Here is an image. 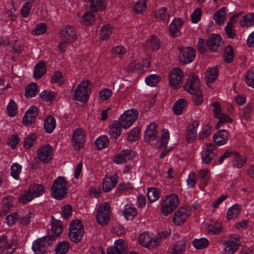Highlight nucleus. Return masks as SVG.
<instances>
[{
    "label": "nucleus",
    "instance_id": "1",
    "mask_svg": "<svg viewBox=\"0 0 254 254\" xmlns=\"http://www.w3.org/2000/svg\"><path fill=\"white\" fill-rule=\"evenodd\" d=\"M68 183L62 177H59L54 181L51 188V194L55 198L61 200L67 193Z\"/></svg>",
    "mask_w": 254,
    "mask_h": 254
},
{
    "label": "nucleus",
    "instance_id": "2",
    "mask_svg": "<svg viewBox=\"0 0 254 254\" xmlns=\"http://www.w3.org/2000/svg\"><path fill=\"white\" fill-rule=\"evenodd\" d=\"M84 230L82 223L77 219L73 220L69 227L68 236L71 241L78 243L82 239Z\"/></svg>",
    "mask_w": 254,
    "mask_h": 254
},
{
    "label": "nucleus",
    "instance_id": "3",
    "mask_svg": "<svg viewBox=\"0 0 254 254\" xmlns=\"http://www.w3.org/2000/svg\"><path fill=\"white\" fill-rule=\"evenodd\" d=\"M179 204V198L177 195L172 194L166 196L161 202V211L165 216L174 211Z\"/></svg>",
    "mask_w": 254,
    "mask_h": 254
},
{
    "label": "nucleus",
    "instance_id": "4",
    "mask_svg": "<svg viewBox=\"0 0 254 254\" xmlns=\"http://www.w3.org/2000/svg\"><path fill=\"white\" fill-rule=\"evenodd\" d=\"M53 241L49 236L38 239L33 243L32 249L37 254H43L50 245L53 244Z\"/></svg>",
    "mask_w": 254,
    "mask_h": 254
},
{
    "label": "nucleus",
    "instance_id": "5",
    "mask_svg": "<svg viewBox=\"0 0 254 254\" xmlns=\"http://www.w3.org/2000/svg\"><path fill=\"white\" fill-rule=\"evenodd\" d=\"M110 206L108 203H102L99 207L96 215L97 223L101 225H106L110 220Z\"/></svg>",
    "mask_w": 254,
    "mask_h": 254
},
{
    "label": "nucleus",
    "instance_id": "6",
    "mask_svg": "<svg viewBox=\"0 0 254 254\" xmlns=\"http://www.w3.org/2000/svg\"><path fill=\"white\" fill-rule=\"evenodd\" d=\"M138 115L137 111L135 110H127L121 116L119 122L124 128H127L135 121L138 117Z\"/></svg>",
    "mask_w": 254,
    "mask_h": 254
},
{
    "label": "nucleus",
    "instance_id": "7",
    "mask_svg": "<svg viewBox=\"0 0 254 254\" xmlns=\"http://www.w3.org/2000/svg\"><path fill=\"white\" fill-rule=\"evenodd\" d=\"M60 37L62 41L66 42L67 44L73 43L77 38L76 31L73 26L67 25L61 29Z\"/></svg>",
    "mask_w": 254,
    "mask_h": 254
},
{
    "label": "nucleus",
    "instance_id": "8",
    "mask_svg": "<svg viewBox=\"0 0 254 254\" xmlns=\"http://www.w3.org/2000/svg\"><path fill=\"white\" fill-rule=\"evenodd\" d=\"M184 79L183 72L179 68H174L169 74V82L174 88H180Z\"/></svg>",
    "mask_w": 254,
    "mask_h": 254
},
{
    "label": "nucleus",
    "instance_id": "9",
    "mask_svg": "<svg viewBox=\"0 0 254 254\" xmlns=\"http://www.w3.org/2000/svg\"><path fill=\"white\" fill-rule=\"evenodd\" d=\"M191 215V210L187 206L180 208L174 214L173 221L177 225H182Z\"/></svg>",
    "mask_w": 254,
    "mask_h": 254
},
{
    "label": "nucleus",
    "instance_id": "10",
    "mask_svg": "<svg viewBox=\"0 0 254 254\" xmlns=\"http://www.w3.org/2000/svg\"><path fill=\"white\" fill-rule=\"evenodd\" d=\"M90 82V80H86L82 81L78 85L74 93L76 100L82 102H85L87 100V89Z\"/></svg>",
    "mask_w": 254,
    "mask_h": 254
},
{
    "label": "nucleus",
    "instance_id": "11",
    "mask_svg": "<svg viewBox=\"0 0 254 254\" xmlns=\"http://www.w3.org/2000/svg\"><path fill=\"white\" fill-rule=\"evenodd\" d=\"M218 151L214 144H206L205 149L202 155L203 162L206 164H210L214 158L218 155Z\"/></svg>",
    "mask_w": 254,
    "mask_h": 254
},
{
    "label": "nucleus",
    "instance_id": "12",
    "mask_svg": "<svg viewBox=\"0 0 254 254\" xmlns=\"http://www.w3.org/2000/svg\"><path fill=\"white\" fill-rule=\"evenodd\" d=\"M184 88L191 94L199 92L200 82L198 77L194 75L189 77Z\"/></svg>",
    "mask_w": 254,
    "mask_h": 254
},
{
    "label": "nucleus",
    "instance_id": "13",
    "mask_svg": "<svg viewBox=\"0 0 254 254\" xmlns=\"http://www.w3.org/2000/svg\"><path fill=\"white\" fill-rule=\"evenodd\" d=\"M53 147L49 144L43 145L37 150V157L45 163L49 162L52 159Z\"/></svg>",
    "mask_w": 254,
    "mask_h": 254
},
{
    "label": "nucleus",
    "instance_id": "14",
    "mask_svg": "<svg viewBox=\"0 0 254 254\" xmlns=\"http://www.w3.org/2000/svg\"><path fill=\"white\" fill-rule=\"evenodd\" d=\"M85 135L81 128H77L72 136V143L74 149L78 151L82 147L85 141Z\"/></svg>",
    "mask_w": 254,
    "mask_h": 254
},
{
    "label": "nucleus",
    "instance_id": "15",
    "mask_svg": "<svg viewBox=\"0 0 254 254\" xmlns=\"http://www.w3.org/2000/svg\"><path fill=\"white\" fill-rule=\"evenodd\" d=\"M195 51L190 47L182 49L179 55L180 62L184 64L192 62L195 58Z\"/></svg>",
    "mask_w": 254,
    "mask_h": 254
},
{
    "label": "nucleus",
    "instance_id": "16",
    "mask_svg": "<svg viewBox=\"0 0 254 254\" xmlns=\"http://www.w3.org/2000/svg\"><path fill=\"white\" fill-rule=\"evenodd\" d=\"M225 249L223 254H233L238 250L240 245L239 239L231 237L228 240L224 241Z\"/></svg>",
    "mask_w": 254,
    "mask_h": 254
},
{
    "label": "nucleus",
    "instance_id": "17",
    "mask_svg": "<svg viewBox=\"0 0 254 254\" xmlns=\"http://www.w3.org/2000/svg\"><path fill=\"white\" fill-rule=\"evenodd\" d=\"M12 241H8L6 236H0V250L2 254H11L16 249Z\"/></svg>",
    "mask_w": 254,
    "mask_h": 254
},
{
    "label": "nucleus",
    "instance_id": "18",
    "mask_svg": "<svg viewBox=\"0 0 254 254\" xmlns=\"http://www.w3.org/2000/svg\"><path fill=\"white\" fill-rule=\"evenodd\" d=\"M118 183V176L116 173L113 175H106L102 181V189L104 192L110 191Z\"/></svg>",
    "mask_w": 254,
    "mask_h": 254
},
{
    "label": "nucleus",
    "instance_id": "19",
    "mask_svg": "<svg viewBox=\"0 0 254 254\" xmlns=\"http://www.w3.org/2000/svg\"><path fill=\"white\" fill-rule=\"evenodd\" d=\"M221 37L218 34H212L209 36L206 44L207 48L211 51L217 52L220 46Z\"/></svg>",
    "mask_w": 254,
    "mask_h": 254
},
{
    "label": "nucleus",
    "instance_id": "20",
    "mask_svg": "<svg viewBox=\"0 0 254 254\" xmlns=\"http://www.w3.org/2000/svg\"><path fill=\"white\" fill-rule=\"evenodd\" d=\"M38 115L37 109L36 106H32L26 112L22 122L24 125L30 126L33 124Z\"/></svg>",
    "mask_w": 254,
    "mask_h": 254
},
{
    "label": "nucleus",
    "instance_id": "21",
    "mask_svg": "<svg viewBox=\"0 0 254 254\" xmlns=\"http://www.w3.org/2000/svg\"><path fill=\"white\" fill-rule=\"evenodd\" d=\"M63 231L62 224L60 220L55 219L53 216L51 221V235H49L50 239L54 241L60 236Z\"/></svg>",
    "mask_w": 254,
    "mask_h": 254
},
{
    "label": "nucleus",
    "instance_id": "22",
    "mask_svg": "<svg viewBox=\"0 0 254 254\" xmlns=\"http://www.w3.org/2000/svg\"><path fill=\"white\" fill-rule=\"evenodd\" d=\"M134 156L132 151L130 149H126L122 151L119 154L116 155L114 161L117 164H122L131 159Z\"/></svg>",
    "mask_w": 254,
    "mask_h": 254
},
{
    "label": "nucleus",
    "instance_id": "23",
    "mask_svg": "<svg viewBox=\"0 0 254 254\" xmlns=\"http://www.w3.org/2000/svg\"><path fill=\"white\" fill-rule=\"evenodd\" d=\"M229 132L225 129H221L214 134L213 139L218 146L225 144L228 139Z\"/></svg>",
    "mask_w": 254,
    "mask_h": 254
},
{
    "label": "nucleus",
    "instance_id": "24",
    "mask_svg": "<svg viewBox=\"0 0 254 254\" xmlns=\"http://www.w3.org/2000/svg\"><path fill=\"white\" fill-rule=\"evenodd\" d=\"M183 24V21L180 18H175L169 26V32L174 37H178L181 34L180 29Z\"/></svg>",
    "mask_w": 254,
    "mask_h": 254
},
{
    "label": "nucleus",
    "instance_id": "25",
    "mask_svg": "<svg viewBox=\"0 0 254 254\" xmlns=\"http://www.w3.org/2000/svg\"><path fill=\"white\" fill-rule=\"evenodd\" d=\"M157 131L156 124L151 123L148 126L144 133V139L146 142H149L155 140L157 137Z\"/></svg>",
    "mask_w": 254,
    "mask_h": 254
},
{
    "label": "nucleus",
    "instance_id": "26",
    "mask_svg": "<svg viewBox=\"0 0 254 254\" xmlns=\"http://www.w3.org/2000/svg\"><path fill=\"white\" fill-rule=\"evenodd\" d=\"M218 77V68L217 66L208 68L205 73V81L209 86V83L214 81Z\"/></svg>",
    "mask_w": 254,
    "mask_h": 254
},
{
    "label": "nucleus",
    "instance_id": "27",
    "mask_svg": "<svg viewBox=\"0 0 254 254\" xmlns=\"http://www.w3.org/2000/svg\"><path fill=\"white\" fill-rule=\"evenodd\" d=\"M198 125V121H194L191 125L188 127V130L186 135L188 142H191L195 139L196 136V128Z\"/></svg>",
    "mask_w": 254,
    "mask_h": 254
},
{
    "label": "nucleus",
    "instance_id": "28",
    "mask_svg": "<svg viewBox=\"0 0 254 254\" xmlns=\"http://www.w3.org/2000/svg\"><path fill=\"white\" fill-rule=\"evenodd\" d=\"M28 190L34 198L42 195L45 192V188L41 185L35 184L31 185Z\"/></svg>",
    "mask_w": 254,
    "mask_h": 254
},
{
    "label": "nucleus",
    "instance_id": "29",
    "mask_svg": "<svg viewBox=\"0 0 254 254\" xmlns=\"http://www.w3.org/2000/svg\"><path fill=\"white\" fill-rule=\"evenodd\" d=\"M169 132L168 130H163L162 133L160 140V147L164 148V150L161 152L160 155V158H163L166 155V154L169 151V150H166V148L167 147V144L168 141L169 139Z\"/></svg>",
    "mask_w": 254,
    "mask_h": 254
},
{
    "label": "nucleus",
    "instance_id": "30",
    "mask_svg": "<svg viewBox=\"0 0 254 254\" xmlns=\"http://www.w3.org/2000/svg\"><path fill=\"white\" fill-rule=\"evenodd\" d=\"M239 14L233 15L230 19L229 22H227L226 26L225 27L226 33L229 38L235 39L237 38V35L233 28V19Z\"/></svg>",
    "mask_w": 254,
    "mask_h": 254
},
{
    "label": "nucleus",
    "instance_id": "31",
    "mask_svg": "<svg viewBox=\"0 0 254 254\" xmlns=\"http://www.w3.org/2000/svg\"><path fill=\"white\" fill-rule=\"evenodd\" d=\"M46 72L45 63L43 61H40L35 65L34 70V77L39 79L42 77Z\"/></svg>",
    "mask_w": 254,
    "mask_h": 254
},
{
    "label": "nucleus",
    "instance_id": "32",
    "mask_svg": "<svg viewBox=\"0 0 254 254\" xmlns=\"http://www.w3.org/2000/svg\"><path fill=\"white\" fill-rule=\"evenodd\" d=\"M188 106V102L185 99H179L173 105V111L175 114L181 115Z\"/></svg>",
    "mask_w": 254,
    "mask_h": 254
},
{
    "label": "nucleus",
    "instance_id": "33",
    "mask_svg": "<svg viewBox=\"0 0 254 254\" xmlns=\"http://www.w3.org/2000/svg\"><path fill=\"white\" fill-rule=\"evenodd\" d=\"M123 215L127 220H131L137 214V210L132 204H126L123 211Z\"/></svg>",
    "mask_w": 254,
    "mask_h": 254
},
{
    "label": "nucleus",
    "instance_id": "34",
    "mask_svg": "<svg viewBox=\"0 0 254 254\" xmlns=\"http://www.w3.org/2000/svg\"><path fill=\"white\" fill-rule=\"evenodd\" d=\"M90 7L92 12H97L98 10H103L106 7L105 0H89Z\"/></svg>",
    "mask_w": 254,
    "mask_h": 254
},
{
    "label": "nucleus",
    "instance_id": "35",
    "mask_svg": "<svg viewBox=\"0 0 254 254\" xmlns=\"http://www.w3.org/2000/svg\"><path fill=\"white\" fill-rule=\"evenodd\" d=\"M122 127H123L119 122L115 121L110 127L109 132L110 135L115 139L117 138L121 133Z\"/></svg>",
    "mask_w": 254,
    "mask_h": 254
},
{
    "label": "nucleus",
    "instance_id": "36",
    "mask_svg": "<svg viewBox=\"0 0 254 254\" xmlns=\"http://www.w3.org/2000/svg\"><path fill=\"white\" fill-rule=\"evenodd\" d=\"M44 126L48 133H52L56 127V121L52 116H48L44 121Z\"/></svg>",
    "mask_w": 254,
    "mask_h": 254
},
{
    "label": "nucleus",
    "instance_id": "37",
    "mask_svg": "<svg viewBox=\"0 0 254 254\" xmlns=\"http://www.w3.org/2000/svg\"><path fill=\"white\" fill-rule=\"evenodd\" d=\"M223 230L222 223L218 221L207 226V231L209 234L217 235L220 233Z\"/></svg>",
    "mask_w": 254,
    "mask_h": 254
},
{
    "label": "nucleus",
    "instance_id": "38",
    "mask_svg": "<svg viewBox=\"0 0 254 254\" xmlns=\"http://www.w3.org/2000/svg\"><path fill=\"white\" fill-rule=\"evenodd\" d=\"M241 212L240 206L235 204L229 208L227 211L226 217L228 220L236 219Z\"/></svg>",
    "mask_w": 254,
    "mask_h": 254
},
{
    "label": "nucleus",
    "instance_id": "39",
    "mask_svg": "<svg viewBox=\"0 0 254 254\" xmlns=\"http://www.w3.org/2000/svg\"><path fill=\"white\" fill-rule=\"evenodd\" d=\"M146 45L148 49L155 51L159 49L160 41L156 37L152 36L147 41Z\"/></svg>",
    "mask_w": 254,
    "mask_h": 254
},
{
    "label": "nucleus",
    "instance_id": "40",
    "mask_svg": "<svg viewBox=\"0 0 254 254\" xmlns=\"http://www.w3.org/2000/svg\"><path fill=\"white\" fill-rule=\"evenodd\" d=\"M234 52L233 48L230 45L227 46L224 50L223 60L227 63H231L234 59Z\"/></svg>",
    "mask_w": 254,
    "mask_h": 254
},
{
    "label": "nucleus",
    "instance_id": "41",
    "mask_svg": "<svg viewBox=\"0 0 254 254\" xmlns=\"http://www.w3.org/2000/svg\"><path fill=\"white\" fill-rule=\"evenodd\" d=\"M12 198V197L10 196H6L2 199V211L1 212V214L3 213V215H5L13 207Z\"/></svg>",
    "mask_w": 254,
    "mask_h": 254
},
{
    "label": "nucleus",
    "instance_id": "42",
    "mask_svg": "<svg viewBox=\"0 0 254 254\" xmlns=\"http://www.w3.org/2000/svg\"><path fill=\"white\" fill-rule=\"evenodd\" d=\"M113 28L110 24L104 25L101 29L100 37L103 40H107L112 33Z\"/></svg>",
    "mask_w": 254,
    "mask_h": 254
},
{
    "label": "nucleus",
    "instance_id": "43",
    "mask_svg": "<svg viewBox=\"0 0 254 254\" xmlns=\"http://www.w3.org/2000/svg\"><path fill=\"white\" fill-rule=\"evenodd\" d=\"M113 247L117 249L120 254H125L127 248V243L123 239L116 240Z\"/></svg>",
    "mask_w": 254,
    "mask_h": 254
},
{
    "label": "nucleus",
    "instance_id": "44",
    "mask_svg": "<svg viewBox=\"0 0 254 254\" xmlns=\"http://www.w3.org/2000/svg\"><path fill=\"white\" fill-rule=\"evenodd\" d=\"M226 7H223L214 14V19L216 23L221 24L224 22Z\"/></svg>",
    "mask_w": 254,
    "mask_h": 254
},
{
    "label": "nucleus",
    "instance_id": "45",
    "mask_svg": "<svg viewBox=\"0 0 254 254\" xmlns=\"http://www.w3.org/2000/svg\"><path fill=\"white\" fill-rule=\"evenodd\" d=\"M109 140L105 135L101 136L96 139L95 144L98 150L103 149L109 145Z\"/></svg>",
    "mask_w": 254,
    "mask_h": 254
},
{
    "label": "nucleus",
    "instance_id": "46",
    "mask_svg": "<svg viewBox=\"0 0 254 254\" xmlns=\"http://www.w3.org/2000/svg\"><path fill=\"white\" fill-rule=\"evenodd\" d=\"M37 93V84L34 82L30 83L26 87L25 96L26 98L34 97Z\"/></svg>",
    "mask_w": 254,
    "mask_h": 254
},
{
    "label": "nucleus",
    "instance_id": "47",
    "mask_svg": "<svg viewBox=\"0 0 254 254\" xmlns=\"http://www.w3.org/2000/svg\"><path fill=\"white\" fill-rule=\"evenodd\" d=\"M69 248L70 246L66 241H62L57 245L56 252L57 254H64L69 251Z\"/></svg>",
    "mask_w": 254,
    "mask_h": 254
},
{
    "label": "nucleus",
    "instance_id": "48",
    "mask_svg": "<svg viewBox=\"0 0 254 254\" xmlns=\"http://www.w3.org/2000/svg\"><path fill=\"white\" fill-rule=\"evenodd\" d=\"M155 15L156 18L166 21L169 20L170 17V15L167 12V8L165 7H162L158 9L155 11Z\"/></svg>",
    "mask_w": 254,
    "mask_h": 254
},
{
    "label": "nucleus",
    "instance_id": "49",
    "mask_svg": "<svg viewBox=\"0 0 254 254\" xmlns=\"http://www.w3.org/2000/svg\"><path fill=\"white\" fill-rule=\"evenodd\" d=\"M234 166L237 168H241L246 163V159L245 157L241 156L238 152H234L233 157Z\"/></svg>",
    "mask_w": 254,
    "mask_h": 254
},
{
    "label": "nucleus",
    "instance_id": "50",
    "mask_svg": "<svg viewBox=\"0 0 254 254\" xmlns=\"http://www.w3.org/2000/svg\"><path fill=\"white\" fill-rule=\"evenodd\" d=\"M185 247V241L182 239L177 241L174 245L172 254H182Z\"/></svg>",
    "mask_w": 254,
    "mask_h": 254
},
{
    "label": "nucleus",
    "instance_id": "51",
    "mask_svg": "<svg viewBox=\"0 0 254 254\" xmlns=\"http://www.w3.org/2000/svg\"><path fill=\"white\" fill-rule=\"evenodd\" d=\"M242 27H249L254 24V13H251L243 16L240 23Z\"/></svg>",
    "mask_w": 254,
    "mask_h": 254
},
{
    "label": "nucleus",
    "instance_id": "52",
    "mask_svg": "<svg viewBox=\"0 0 254 254\" xmlns=\"http://www.w3.org/2000/svg\"><path fill=\"white\" fill-rule=\"evenodd\" d=\"M147 195L148 200L152 203L159 198V191L155 188H149L148 189Z\"/></svg>",
    "mask_w": 254,
    "mask_h": 254
},
{
    "label": "nucleus",
    "instance_id": "53",
    "mask_svg": "<svg viewBox=\"0 0 254 254\" xmlns=\"http://www.w3.org/2000/svg\"><path fill=\"white\" fill-rule=\"evenodd\" d=\"M95 12L88 11L84 13L82 16L83 22L85 25H91L95 20Z\"/></svg>",
    "mask_w": 254,
    "mask_h": 254
},
{
    "label": "nucleus",
    "instance_id": "54",
    "mask_svg": "<svg viewBox=\"0 0 254 254\" xmlns=\"http://www.w3.org/2000/svg\"><path fill=\"white\" fill-rule=\"evenodd\" d=\"M56 96V94L55 92L48 90L43 91L40 94L42 100L46 102L52 101Z\"/></svg>",
    "mask_w": 254,
    "mask_h": 254
},
{
    "label": "nucleus",
    "instance_id": "55",
    "mask_svg": "<svg viewBox=\"0 0 254 254\" xmlns=\"http://www.w3.org/2000/svg\"><path fill=\"white\" fill-rule=\"evenodd\" d=\"M21 166L17 163H13L10 168V174L11 176L15 179L18 180L19 179V174L21 171Z\"/></svg>",
    "mask_w": 254,
    "mask_h": 254
},
{
    "label": "nucleus",
    "instance_id": "56",
    "mask_svg": "<svg viewBox=\"0 0 254 254\" xmlns=\"http://www.w3.org/2000/svg\"><path fill=\"white\" fill-rule=\"evenodd\" d=\"M209 244V242L206 238L195 239L193 242V246L197 249H203L206 248Z\"/></svg>",
    "mask_w": 254,
    "mask_h": 254
},
{
    "label": "nucleus",
    "instance_id": "57",
    "mask_svg": "<svg viewBox=\"0 0 254 254\" xmlns=\"http://www.w3.org/2000/svg\"><path fill=\"white\" fill-rule=\"evenodd\" d=\"M17 105L15 102L11 99L10 102L6 107V112L8 116L10 117H14L17 113Z\"/></svg>",
    "mask_w": 254,
    "mask_h": 254
},
{
    "label": "nucleus",
    "instance_id": "58",
    "mask_svg": "<svg viewBox=\"0 0 254 254\" xmlns=\"http://www.w3.org/2000/svg\"><path fill=\"white\" fill-rule=\"evenodd\" d=\"M36 139V135L34 133H31L27 137L25 138L23 142L24 147L26 149H28L31 148L34 144Z\"/></svg>",
    "mask_w": 254,
    "mask_h": 254
},
{
    "label": "nucleus",
    "instance_id": "59",
    "mask_svg": "<svg viewBox=\"0 0 254 254\" xmlns=\"http://www.w3.org/2000/svg\"><path fill=\"white\" fill-rule=\"evenodd\" d=\"M140 133V128L139 127H135L133 128L128 133L127 138L130 141H134L137 140Z\"/></svg>",
    "mask_w": 254,
    "mask_h": 254
},
{
    "label": "nucleus",
    "instance_id": "60",
    "mask_svg": "<svg viewBox=\"0 0 254 254\" xmlns=\"http://www.w3.org/2000/svg\"><path fill=\"white\" fill-rule=\"evenodd\" d=\"M8 50L12 53H20L23 50V47L17 44V41L8 43Z\"/></svg>",
    "mask_w": 254,
    "mask_h": 254
},
{
    "label": "nucleus",
    "instance_id": "61",
    "mask_svg": "<svg viewBox=\"0 0 254 254\" xmlns=\"http://www.w3.org/2000/svg\"><path fill=\"white\" fill-rule=\"evenodd\" d=\"M146 9V0H138L134 6V10L136 12L142 13Z\"/></svg>",
    "mask_w": 254,
    "mask_h": 254
},
{
    "label": "nucleus",
    "instance_id": "62",
    "mask_svg": "<svg viewBox=\"0 0 254 254\" xmlns=\"http://www.w3.org/2000/svg\"><path fill=\"white\" fill-rule=\"evenodd\" d=\"M246 81L249 86L254 87V66L247 72Z\"/></svg>",
    "mask_w": 254,
    "mask_h": 254
},
{
    "label": "nucleus",
    "instance_id": "63",
    "mask_svg": "<svg viewBox=\"0 0 254 254\" xmlns=\"http://www.w3.org/2000/svg\"><path fill=\"white\" fill-rule=\"evenodd\" d=\"M160 79L159 76L157 74H151L145 78L146 84L151 86L157 85Z\"/></svg>",
    "mask_w": 254,
    "mask_h": 254
},
{
    "label": "nucleus",
    "instance_id": "64",
    "mask_svg": "<svg viewBox=\"0 0 254 254\" xmlns=\"http://www.w3.org/2000/svg\"><path fill=\"white\" fill-rule=\"evenodd\" d=\"M33 197L31 195L29 190H25L23 194L20 195L18 197L19 202L23 204H26L33 199Z\"/></svg>",
    "mask_w": 254,
    "mask_h": 254
}]
</instances>
